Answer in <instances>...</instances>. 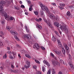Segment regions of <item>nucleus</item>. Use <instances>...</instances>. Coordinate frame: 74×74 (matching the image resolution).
Returning a JSON list of instances; mask_svg holds the SVG:
<instances>
[{
    "mask_svg": "<svg viewBox=\"0 0 74 74\" xmlns=\"http://www.w3.org/2000/svg\"><path fill=\"white\" fill-rule=\"evenodd\" d=\"M54 25L58 27V28H60V29L62 31H64L65 32H68V29L66 27H62L61 25H60L59 26V23L57 22H55L54 23Z\"/></svg>",
    "mask_w": 74,
    "mask_h": 74,
    "instance_id": "1",
    "label": "nucleus"
},
{
    "mask_svg": "<svg viewBox=\"0 0 74 74\" xmlns=\"http://www.w3.org/2000/svg\"><path fill=\"white\" fill-rule=\"evenodd\" d=\"M48 15L49 17L52 19H56L57 21H58L59 20V18L58 16H57V17L54 16L53 14L52 13H48Z\"/></svg>",
    "mask_w": 74,
    "mask_h": 74,
    "instance_id": "2",
    "label": "nucleus"
},
{
    "mask_svg": "<svg viewBox=\"0 0 74 74\" xmlns=\"http://www.w3.org/2000/svg\"><path fill=\"white\" fill-rule=\"evenodd\" d=\"M10 33L12 35H14V37L15 38V39L16 40L18 41H19L20 40L17 36L18 35V34L17 32L15 31H10Z\"/></svg>",
    "mask_w": 74,
    "mask_h": 74,
    "instance_id": "3",
    "label": "nucleus"
},
{
    "mask_svg": "<svg viewBox=\"0 0 74 74\" xmlns=\"http://www.w3.org/2000/svg\"><path fill=\"white\" fill-rule=\"evenodd\" d=\"M6 4V3L4 1H2L0 2V12H1L2 13L3 12V6Z\"/></svg>",
    "mask_w": 74,
    "mask_h": 74,
    "instance_id": "4",
    "label": "nucleus"
},
{
    "mask_svg": "<svg viewBox=\"0 0 74 74\" xmlns=\"http://www.w3.org/2000/svg\"><path fill=\"white\" fill-rule=\"evenodd\" d=\"M22 37L23 38H27L28 40H30L32 38V37L31 35L25 34L24 33H23Z\"/></svg>",
    "mask_w": 74,
    "mask_h": 74,
    "instance_id": "5",
    "label": "nucleus"
},
{
    "mask_svg": "<svg viewBox=\"0 0 74 74\" xmlns=\"http://www.w3.org/2000/svg\"><path fill=\"white\" fill-rule=\"evenodd\" d=\"M40 5L42 10H43L44 11H47L48 13H49V9L47 8L44 5H43L42 3H40Z\"/></svg>",
    "mask_w": 74,
    "mask_h": 74,
    "instance_id": "6",
    "label": "nucleus"
},
{
    "mask_svg": "<svg viewBox=\"0 0 74 74\" xmlns=\"http://www.w3.org/2000/svg\"><path fill=\"white\" fill-rule=\"evenodd\" d=\"M44 21L50 27H51V25L50 23L51 22V21L49 19H48V20H46L45 19H44Z\"/></svg>",
    "mask_w": 74,
    "mask_h": 74,
    "instance_id": "7",
    "label": "nucleus"
},
{
    "mask_svg": "<svg viewBox=\"0 0 74 74\" xmlns=\"http://www.w3.org/2000/svg\"><path fill=\"white\" fill-rule=\"evenodd\" d=\"M3 16L5 17V18L6 20H7V21H8V20H9L10 17L7 15V14L6 12H4L3 14Z\"/></svg>",
    "mask_w": 74,
    "mask_h": 74,
    "instance_id": "8",
    "label": "nucleus"
},
{
    "mask_svg": "<svg viewBox=\"0 0 74 74\" xmlns=\"http://www.w3.org/2000/svg\"><path fill=\"white\" fill-rule=\"evenodd\" d=\"M64 48L66 50V52L67 54H69V49L67 45H65L64 46Z\"/></svg>",
    "mask_w": 74,
    "mask_h": 74,
    "instance_id": "9",
    "label": "nucleus"
},
{
    "mask_svg": "<svg viewBox=\"0 0 74 74\" xmlns=\"http://www.w3.org/2000/svg\"><path fill=\"white\" fill-rule=\"evenodd\" d=\"M26 64L24 66V67L26 69H28L29 67V64L30 62H29L27 61L26 62Z\"/></svg>",
    "mask_w": 74,
    "mask_h": 74,
    "instance_id": "10",
    "label": "nucleus"
},
{
    "mask_svg": "<svg viewBox=\"0 0 74 74\" xmlns=\"http://www.w3.org/2000/svg\"><path fill=\"white\" fill-rule=\"evenodd\" d=\"M52 62L53 64L54 65L55 64H56L58 65V66H60V63L57 61H55L54 60H52Z\"/></svg>",
    "mask_w": 74,
    "mask_h": 74,
    "instance_id": "11",
    "label": "nucleus"
},
{
    "mask_svg": "<svg viewBox=\"0 0 74 74\" xmlns=\"http://www.w3.org/2000/svg\"><path fill=\"white\" fill-rule=\"evenodd\" d=\"M40 15L42 17H44L45 16L44 13L42 10H41L40 12Z\"/></svg>",
    "mask_w": 74,
    "mask_h": 74,
    "instance_id": "12",
    "label": "nucleus"
},
{
    "mask_svg": "<svg viewBox=\"0 0 74 74\" xmlns=\"http://www.w3.org/2000/svg\"><path fill=\"white\" fill-rule=\"evenodd\" d=\"M0 34H1L0 37H1L3 39H4V36H3L4 35V34L3 33V32H0Z\"/></svg>",
    "mask_w": 74,
    "mask_h": 74,
    "instance_id": "13",
    "label": "nucleus"
},
{
    "mask_svg": "<svg viewBox=\"0 0 74 74\" xmlns=\"http://www.w3.org/2000/svg\"><path fill=\"white\" fill-rule=\"evenodd\" d=\"M62 52L64 54H65L66 53V51L64 48L62 47Z\"/></svg>",
    "mask_w": 74,
    "mask_h": 74,
    "instance_id": "14",
    "label": "nucleus"
},
{
    "mask_svg": "<svg viewBox=\"0 0 74 74\" xmlns=\"http://www.w3.org/2000/svg\"><path fill=\"white\" fill-rule=\"evenodd\" d=\"M36 26L38 27V28L39 29H42V27L40 25H39L38 24H37L36 25Z\"/></svg>",
    "mask_w": 74,
    "mask_h": 74,
    "instance_id": "15",
    "label": "nucleus"
},
{
    "mask_svg": "<svg viewBox=\"0 0 74 74\" xmlns=\"http://www.w3.org/2000/svg\"><path fill=\"white\" fill-rule=\"evenodd\" d=\"M43 62L45 63V64H46L48 66H49V63L47 62L45 60L43 61Z\"/></svg>",
    "mask_w": 74,
    "mask_h": 74,
    "instance_id": "16",
    "label": "nucleus"
},
{
    "mask_svg": "<svg viewBox=\"0 0 74 74\" xmlns=\"http://www.w3.org/2000/svg\"><path fill=\"white\" fill-rule=\"evenodd\" d=\"M34 46L37 49H39V46L38 44H37L36 42L35 44H34Z\"/></svg>",
    "mask_w": 74,
    "mask_h": 74,
    "instance_id": "17",
    "label": "nucleus"
},
{
    "mask_svg": "<svg viewBox=\"0 0 74 74\" xmlns=\"http://www.w3.org/2000/svg\"><path fill=\"white\" fill-rule=\"evenodd\" d=\"M69 64L70 67L72 68V69L73 70L74 69V66L73 65L70 63H69Z\"/></svg>",
    "mask_w": 74,
    "mask_h": 74,
    "instance_id": "18",
    "label": "nucleus"
},
{
    "mask_svg": "<svg viewBox=\"0 0 74 74\" xmlns=\"http://www.w3.org/2000/svg\"><path fill=\"white\" fill-rule=\"evenodd\" d=\"M25 28L27 32H29V30L28 28L27 27L26 25H25Z\"/></svg>",
    "mask_w": 74,
    "mask_h": 74,
    "instance_id": "19",
    "label": "nucleus"
},
{
    "mask_svg": "<svg viewBox=\"0 0 74 74\" xmlns=\"http://www.w3.org/2000/svg\"><path fill=\"white\" fill-rule=\"evenodd\" d=\"M53 51L56 53L57 54V55H59L60 53L59 51H57L56 49H54L53 50Z\"/></svg>",
    "mask_w": 74,
    "mask_h": 74,
    "instance_id": "20",
    "label": "nucleus"
},
{
    "mask_svg": "<svg viewBox=\"0 0 74 74\" xmlns=\"http://www.w3.org/2000/svg\"><path fill=\"white\" fill-rule=\"evenodd\" d=\"M52 40L53 42H55L56 41V38L54 36H53Z\"/></svg>",
    "mask_w": 74,
    "mask_h": 74,
    "instance_id": "21",
    "label": "nucleus"
},
{
    "mask_svg": "<svg viewBox=\"0 0 74 74\" xmlns=\"http://www.w3.org/2000/svg\"><path fill=\"white\" fill-rule=\"evenodd\" d=\"M25 57L29 58L30 59L31 58V56H29V54H25Z\"/></svg>",
    "mask_w": 74,
    "mask_h": 74,
    "instance_id": "22",
    "label": "nucleus"
},
{
    "mask_svg": "<svg viewBox=\"0 0 74 74\" xmlns=\"http://www.w3.org/2000/svg\"><path fill=\"white\" fill-rule=\"evenodd\" d=\"M20 51L21 53H26V51L24 50H20Z\"/></svg>",
    "mask_w": 74,
    "mask_h": 74,
    "instance_id": "23",
    "label": "nucleus"
},
{
    "mask_svg": "<svg viewBox=\"0 0 74 74\" xmlns=\"http://www.w3.org/2000/svg\"><path fill=\"white\" fill-rule=\"evenodd\" d=\"M12 72H13V73H17L18 72V70H13V71H12Z\"/></svg>",
    "mask_w": 74,
    "mask_h": 74,
    "instance_id": "24",
    "label": "nucleus"
},
{
    "mask_svg": "<svg viewBox=\"0 0 74 74\" xmlns=\"http://www.w3.org/2000/svg\"><path fill=\"white\" fill-rule=\"evenodd\" d=\"M12 53H13V56H14V58H15V56L16 55V53L13 52H12Z\"/></svg>",
    "mask_w": 74,
    "mask_h": 74,
    "instance_id": "25",
    "label": "nucleus"
},
{
    "mask_svg": "<svg viewBox=\"0 0 74 74\" xmlns=\"http://www.w3.org/2000/svg\"><path fill=\"white\" fill-rule=\"evenodd\" d=\"M69 53H68V54H67L69 55L68 57H69V59H70V60H71V58H72L70 54Z\"/></svg>",
    "mask_w": 74,
    "mask_h": 74,
    "instance_id": "26",
    "label": "nucleus"
},
{
    "mask_svg": "<svg viewBox=\"0 0 74 74\" xmlns=\"http://www.w3.org/2000/svg\"><path fill=\"white\" fill-rule=\"evenodd\" d=\"M7 58V54L5 53V55L3 56V58L4 59H6Z\"/></svg>",
    "mask_w": 74,
    "mask_h": 74,
    "instance_id": "27",
    "label": "nucleus"
},
{
    "mask_svg": "<svg viewBox=\"0 0 74 74\" xmlns=\"http://www.w3.org/2000/svg\"><path fill=\"white\" fill-rule=\"evenodd\" d=\"M7 44L9 46H11V42H7Z\"/></svg>",
    "mask_w": 74,
    "mask_h": 74,
    "instance_id": "28",
    "label": "nucleus"
},
{
    "mask_svg": "<svg viewBox=\"0 0 74 74\" xmlns=\"http://www.w3.org/2000/svg\"><path fill=\"white\" fill-rule=\"evenodd\" d=\"M59 62L60 63H63V64H64V61H63V60H59Z\"/></svg>",
    "mask_w": 74,
    "mask_h": 74,
    "instance_id": "29",
    "label": "nucleus"
},
{
    "mask_svg": "<svg viewBox=\"0 0 74 74\" xmlns=\"http://www.w3.org/2000/svg\"><path fill=\"white\" fill-rule=\"evenodd\" d=\"M66 15H67L68 16H70L71 15V14L70 13V12L69 11H68L66 13Z\"/></svg>",
    "mask_w": 74,
    "mask_h": 74,
    "instance_id": "30",
    "label": "nucleus"
},
{
    "mask_svg": "<svg viewBox=\"0 0 74 74\" xmlns=\"http://www.w3.org/2000/svg\"><path fill=\"white\" fill-rule=\"evenodd\" d=\"M9 58H10L12 60L14 59V58H14V57H12L11 55H10L9 56Z\"/></svg>",
    "mask_w": 74,
    "mask_h": 74,
    "instance_id": "31",
    "label": "nucleus"
},
{
    "mask_svg": "<svg viewBox=\"0 0 74 74\" xmlns=\"http://www.w3.org/2000/svg\"><path fill=\"white\" fill-rule=\"evenodd\" d=\"M32 6H33V5H31L30 7L29 8V10L30 11H31L32 10Z\"/></svg>",
    "mask_w": 74,
    "mask_h": 74,
    "instance_id": "32",
    "label": "nucleus"
},
{
    "mask_svg": "<svg viewBox=\"0 0 74 74\" xmlns=\"http://www.w3.org/2000/svg\"><path fill=\"white\" fill-rule=\"evenodd\" d=\"M51 71L50 70H49L47 72V74H51Z\"/></svg>",
    "mask_w": 74,
    "mask_h": 74,
    "instance_id": "33",
    "label": "nucleus"
},
{
    "mask_svg": "<svg viewBox=\"0 0 74 74\" xmlns=\"http://www.w3.org/2000/svg\"><path fill=\"white\" fill-rule=\"evenodd\" d=\"M42 70L43 72H44L45 71V68L44 66L42 67Z\"/></svg>",
    "mask_w": 74,
    "mask_h": 74,
    "instance_id": "34",
    "label": "nucleus"
},
{
    "mask_svg": "<svg viewBox=\"0 0 74 74\" xmlns=\"http://www.w3.org/2000/svg\"><path fill=\"white\" fill-rule=\"evenodd\" d=\"M0 69L1 70H3L4 69V66L3 65H2L0 67Z\"/></svg>",
    "mask_w": 74,
    "mask_h": 74,
    "instance_id": "35",
    "label": "nucleus"
},
{
    "mask_svg": "<svg viewBox=\"0 0 74 74\" xmlns=\"http://www.w3.org/2000/svg\"><path fill=\"white\" fill-rule=\"evenodd\" d=\"M34 14L36 15H38V12H37V11H34Z\"/></svg>",
    "mask_w": 74,
    "mask_h": 74,
    "instance_id": "36",
    "label": "nucleus"
},
{
    "mask_svg": "<svg viewBox=\"0 0 74 74\" xmlns=\"http://www.w3.org/2000/svg\"><path fill=\"white\" fill-rule=\"evenodd\" d=\"M6 29H7L9 31L10 29V27L9 26H7L6 27Z\"/></svg>",
    "mask_w": 74,
    "mask_h": 74,
    "instance_id": "37",
    "label": "nucleus"
},
{
    "mask_svg": "<svg viewBox=\"0 0 74 74\" xmlns=\"http://www.w3.org/2000/svg\"><path fill=\"white\" fill-rule=\"evenodd\" d=\"M14 19V18L13 17L11 16L10 17V21H12V20H13Z\"/></svg>",
    "mask_w": 74,
    "mask_h": 74,
    "instance_id": "38",
    "label": "nucleus"
},
{
    "mask_svg": "<svg viewBox=\"0 0 74 74\" xmlns=\"http://www.w3.org/2000/svg\"><path fill=\"white\" fill-rule=\"evenodd\" d=\"M14 8L16 10H19V8L18 7H17V6H14Z\"/></svg>",
    "mask_w": 74,
    "mask_h": 74,
    "instance_id": "39",
    "label": "nucleus"
},
{
    "mask_svg": "<svg viewBox=\"0 0 74 74\" xmlns=\"http://www.w3.org/2000/svg\"><path fill=\"white\" fill-rule=\"evenodd\" d=\"M59 5L62 7H64L65 6V4H60Z\"/></svg>",
    "mask_w": 74,
    "mask_h": 74,
    "instance_id": "40",
    "label": "nucleus"
},
{
    "mask_svg": "<svg viewBox=\"0 0 74 74\" xmlns=\"http://www.w3.org/2000/svg\"><path fill=\"white\" fill-rule=\"evenodd\" d=\"M27 2L28 4H30L31 3V2L30 0H27Z\"/></svg>",
    "mask_w": 74,
    "mask_h": 74,
    "instance_id": "41",
    "label": "nucleus"
},
{
    "mask_svg": "<svg viewBox=\"0 0 74 74\" xmlns=\"http://www.w3.org/2000/svg\"><path fill=\"white\" fill-rule=\"evenodd\" d=\"M33 69H37V66H36V65H34L33 66Z\"/></svg>",
    "mask_w": 74,
    "mask_h": 74,
    "instance_id": "42",
    "label": "nucleus"
},
{
    "mask_svg": "<svg viewBox=\"0 0 74 74\" xmlns=\"http://www.w3.org/2000/svg\"><path fill=\"white\" fill-rule=\"evenodd\" d=\"M58 8H59L60 10H62L64 9V8L63 7H62L61 6H58Z\"/></svg>",
    "mask_w": 74,
    "mask_h": 74,
    "instance_id": "43",
    "label": "nucleus"
},
{
    "mask_svg": "<svg viewBox=\"0 0 74 74\" xmlns=\"http://www.w3.org/2000/svg\"><path fill=\"white\" fill-rule=\"evenodd\" d=\"M1 23L2 24H4V20H2V21L1 22Z\"/></svg>",
    "mask_w": 74,
    "mask_h": 74,
    "instance_id": "44",
    "label": "nucleus"
},
{
    "mask_svg": "<svg viewBox=\"0 0 74 74\" xmlns=\"http://www.w3.org/2000/svg\"><path fill=\"white\" fill-rule=\"evenodd\" d=\"M8 53L9 54H12V53L11 51H8Z\"/></svg>",
    "mask_w": 74,
    "mask_h": 74,
    "instance_id": "45",
    "label": "nucleus"
},
{
    "mask_svg": "<svg viewBox=\"0 0 74 74\" xmlns=\"http://www.w3.org/2000/svg\"><path fill=\"white\" fill-rule=\"evenodd\" d=\"M16 46L17 47L20 48L21 47L19 45H16Z\"/></svg>",
    "mask_w": 74,
    "mask_h": 74,
    "instance_id": "46",
    "label": "nucleus"
},
{
    "mask_svg": "<svg viewBox=\"0 0 74 74\" xmlns=\"http://www.w3.org/2000/svg\"><path fill=\"white\" fill-rule=\"evenodd\" d=\"M58 46L59 47H61L62 46V44H61V43H58Z\"/></svg>",
    "mask_w": 74,
    "mask_h": 74,
    "instance_id": "47",
    "label": "nucleus"
},
{
    "mask_svg": "<svg viewBox=\"0 0 74 74\" xmlns=\"http://www.w3.org/2000/svg\"><path fill=\"white\" fill-rule=\"evenodd\" d=\"M35 62H36L37 63H38V64H39L40 62L38 61L37 60H35Z\"/></svg>",
    "mask_w": 74,
    "mask_h": 74,
    "instance_id": "48",
    "label": "nucleus"
},
{
    "mask_svg": "<svg viewBox=\"0 0 74 74\" xmlns=\"http://www.w3.org/2000/svg\"><path fill=\"white\" fill-rule=\"evenodd\" d=\"M51 56L53 57H54V54L52 53H51Z\"/></svg>",
    "mask_w": 74,
    "mask_h": 74,
    "instance_id": "49",
    "label": "nucleus"
},
{
    "mask_svg": "<svg viewBox=\"0 0 74 74\" xmlns=\"http://www.w3.org/2000/svg\"><path fill=\"white\" fill-rule=\"evenodd\" d=\"M37 74H42V73L40 71H38L37 73Z\"/></svg>",
    "mask_w": 74,
    "mask_h": 74,
    "instance_id": "50",
    "label": "nucleus"
},
{
    "mask_svg": "<svg viewBox=\"0 0 74 74\" xmlns=\"http://www.w3.org/2000/svg\"><path fill=\"white\" fill-rule=\"evenodd\" d=\"M69 8H74V6H69Z\"/></svg>",
    "mask_w": 74,
    "mask_h": 74,
    "instance_id": "51",
    "label": "nucleus"
},
{
    "mask_svg": "<svg viewBox=\"0 0 74 74\" xmlns=\"http://www.w3.org/2000/svg\"><path fill=\"white\" fill-rule=\"evenodd\" d=\"M25 14L26 15H28L29 14V13L28 12H26L25 13Z\"/></svg>",
    "mask_w": 74,
    "mask_h": 74,
    "instance_id": "52",
    "label": "nucleus"
},
{
    "mask_svg": "<svg viewBox=\"0 0 74 74\" xmlns=\"http://www.w3.org/2000/svg\"><path fill=\"white\" fill-rule=\"evenodd\" d=\"M3 45V43L1 42H0V46H2Z\"/></svg>",
    "mask_w": 74,
    "mask_h": 74,
    "instance_id": "53",
    "label": "nucleus"
},
{
    "mask_svg": "<svg viewBox=\"0 0 74 74\" xmlns=\"http://www.w3.org/2000/svg\"><path fill=\"white\" fill-rule=\"evenodd\" d=\"M51 4L53 5H54V6H56V4L54 3H51Z\"/></svg>",
    "mask_w": 74,
    "mask_h": 74,
    "instance_id": "54",
    "label": "nucleus"
},
{
    "mask_svg": "<svg viewBox=\"0 0 74 74\" xmlns=\"http://www.w3.org/2000/svg\"><path fill=\"white\" fill-rule=\"evenodd\" d=\"M21 8H25V6H24V5H21Z\"/></svg>",
    "mask_w": 74,
    "mask_h": 74,
    "instance_id": "55",
    "label": "nucleus"
},
{
    "mask_svg": "<svg viewBox=\"0 0 74 74\" xmlns=\"http://www.w3.org/2000/svg\"><path fill=\"white\" fill-rule=\"evenodd\" d=\"M41 49L43 50H45V48L43 47H41Z\"/></svg>",
    "mask_w": 74,
    "mask_h": 74,
    "instance_id": "56",
    "label": "nucleus"
},
{
    "mask_svg": "<svg viewBox=\"0 0 74 74\" xmlns=\"http://www.w3.org/2000/svg\"><path fill=\"white\" fill-rule=\"evenodd\" d=\"M42 35L43 36V37H44V39L45 40L46 39V38L45 37V35L44 34H42Z\"/></svg>",
    "mask_w": 74,
    "mask_h": 74,
    "instance_id": "57",
    "label": "nucleus"
},
{
    "mask_svg": "<svg viewBox=\"0 0 74 74\" xmlns=\"http://www.w3.org/2000/svg\"><path fill=\"white\" fill-rule=\"evenodd\" d=\"M55 72L54 71V69H52V73H53V72Z\"/></svg>",
    "mask_w": 74,
    "mask_h": 74,
    "instance_id": "58",
    "label": "nucleus"
},
{
    "mask_svg": "<svg viewBox=\"0 0 74 74\" xmlns=\"http://www.w3.org/2000/svg\"><path fill=\"white\" fill-rule=\"evenodd\" d=\"M11 67L12 68V69H14V66L13 65H11Z\"/></svg>",
    "mask_w": 74,
    "mask_h": 74,
    "instance_id": "59",
    "label": "nucleus"
},
{
    "mask_svg": "<svg viewBox=\"0 0 74 74\" xmlns=\"http://www.w3.org/2000/svg\"><path fill=\"white\" fill-rule=\"evenodd\" d=\"M29 42L30 44H32V42H31V41H30V40H29Z\"/></svg>",
    "mask_w": 74,
    "mask_h": 74,
    "instance_id": "60",
    "label": "nucleus"
},
{
    "mask_svg": "<svg viewBox=\"0 0 74 74\" xmlns=\"http://www.w3.org/2000/svg\"><path fill=\"white\" fill-rule=\"evenodd\" d=\"M8 4H10L11 3V2L10 1H8Z\"/></svg>",
    "mask_w": 74,
    "mask_h": 74,
    "instance_id": "61",
    "label": "nucleus"
},
{
    "mask_svg": "<svg viewBox=\"0 0 74 74\" xmlns=\"http://www.w3.org/2000/svg\"><path fill=\"white\" fill-rule=\"evenodd\" d=\"M57 41H58V43H61L60 42V40H58Z\"/></svg>",
    "mask_w": 74,
    "mask_h": 74,
    "instance_id": "62",
    "label": "nucleus"
},
{
    "mask_svg": "<svg viewBox=\"0 0 74 74\" xmlns=\"http://www.w3.org/2000/svg\"><path fill=\"white\" fill-rule=\"evenodd\" d=\"M18 57L20 58H21V57L20 54H18Z\"/></svg>",
    "mask_w": 74,
    "mask_h": 74,
    "instance_id": "63",
    "label": "nucleus"
},
{
    "mask_svg": "<svg viewBox=\"0 0 74 74\" xmlns=\"http://www.w3.org/2000/svg\"><path fill=\"white\" fill-rule=\"evenodd\" d=\"M58 74H62V72H59L58 73Z\"/></svg>",
    "mask_w": 74,
    "mask_h": 74,
    "instance_id": "64",
    "label": "nucleus"
}]
</instances>
